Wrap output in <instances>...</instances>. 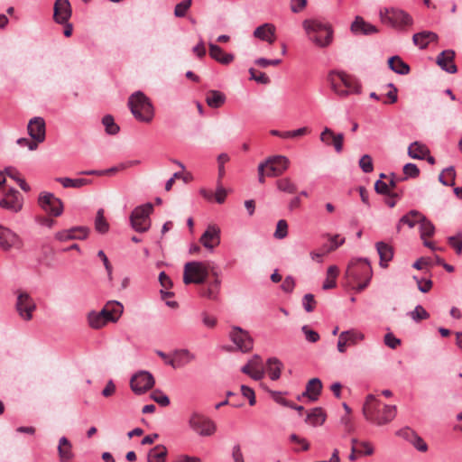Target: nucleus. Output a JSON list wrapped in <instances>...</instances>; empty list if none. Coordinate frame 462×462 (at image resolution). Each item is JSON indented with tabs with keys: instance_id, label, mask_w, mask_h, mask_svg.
<instances>
[{
	"instance_id": "69168bd1",
	"label": "nucleus",
	"mask_w": 462,
	"mask_h": 462,
	"mask_svg": "<svg viewBox=\"0 0 462 462\" xmlns=\"http://www.w3.org/2000/svg\"><path fill=\"white\" fill-rule=\"evenodd\" d=\"M301 329L308 341L315 343L319 339V335L316 331L310 329L308 326H303Z\"/></svg>"
},
{
	"instance_id": "864d4df0",
	"label": "nucleus",
	"mask_w": 462,
	"mask_h": 462,
	"mask_svg": "<svg viewBox=\"0 0 462 462\" xmlns=\"http://www.w3.org/2000/svg\"><path fill=\"white\" fill-rule=\"evenodd\" d=\"M409 315L416 322H420L430 318V314L420 305L416 306L415 309L409 313Z\"/></svg>"
},
{
	"instance_id": "f704fd0d",
	"label": "nucleus",
	"mask_w": 462,
	"mask_h": 462,
	"mask_svg": "<svg viewBox=\"0 0 462 462\" xmlns=\"http://www.w3.org/2000/svg\"><path fill=\"white\" fill-rule=\"evenodd\" d=\"M403 436L420 452H426L428 450L427 443L418 436L414 431L410 429L403 430Z\"/></svg>"
},
{
	"instance_id": "c03bdc74",
	"label": "nucleus",
	"mask_w": 462,
	"mask_h": 462,
	"mask_svg": "<svg viewBox=\"0 0 462 462\" xmlns=\"http://www.w3.org/2000/svg\"><path fill=\"white\" fill-rule=\"evenodd\" d=\"M58 182H60L63 188H74L79 189L83 186H86L91 182V180L87 179H70V178H58L56 179Z\"/></svg>"
},
{
	"instance_id": "412c9836",
	"label": "nucleus",
	"mask_w": 462,
	"mask_h": 462,
	"mask_svg": "<svg viewBox=\"0 0 462 462\" xmlns=\"http://www.w3.org/2000/svg\"><path fill=\"white\" fill-rule=\"evenodd\" d=\"M454 60L455 51L452 50H446L438 55L436 62L442 69L454 74L457 71Z\"/></svg>"
},
{
	"instance_id": "e433bc0d",
	"label": "nucleus",
	"mask_w": 462,
	"mask_h": 462,
	"mask_svg": "<svg viewBox=\"0 0 462 462\" xmlns=\"http://www.w3.org/2000/svg\"><path fill=\"white\" fill-rule=\"evenodd\" d=\"M322 389V383L318 378L310 379L306 386L305 395H307L311 401L318 400Z\"/></svg>"
},
{
	"instance_id": "a18cd8bd",
	"label": "nucleus",
	"mask_w": 462,
	"mask_h": 462,
	"mask_svg": "<svg viewBox=\"0 0 462 462\" xmlns=\"http://www.w3.org/2000/svg\"><path fill=\"white\" fill-rule=\"evenodd\" d=\"M104 214L105 210L103 208H99L95 218V228L101 234L106 233L109 229V224L106 221Z\"/></svg>"
},
{
	"instance_id": "774afa93",
	"label": "nucleus",
	"mask_w": 462,
	"mask_h": 462,
	"mask_svg": "<svg viewBox=\"0 0 462 462\" xmlns=\"http://www.w3.org/2000/svg\"><path fill=\"white\" fill-rule=\"evenodd\" d=\"M448 244L456 250L457 254H462V239L460 236L448 237Z\"/></svg>"
},
{
	"instance_id": "9d476101",
	"label": "nucleus",
	"mask_w": 462,
	"mask_h": 462,
	"mask_svg": "<svg viewBox=\"0 0 462 462\" xmlns=\"http://www.w3.org/2000/svg\"><path fill=\"white\" fill-rule=\"evenodd\" d=\"M15 310L22 319L29 321L32 319V314L36 310V304L29 293L26 291H18Z\"/></svg>"
},
{
	"instance_id": "0eeeda50",
	"label": "nucleus",
	"mask_w": 462,
	"mask_h": 462,
	"mask_svg": "<svg viewBox=\"0 0 462 462\" xmlns=\"http://www.w3.org/2000/svg\"><path fill=\"white\" fill-rule=\"evenodd\" d=\"M381 22L394 28L403 29L411 26L412 17L404 10L399 8H383L379 12Z\"/></svg>"
},
{
	"instance_id": "2f4dec72",
	"label": "nucleus",
	"mask_w": 462,
	"mask_h": 462,
	"mask_svg": "<svg viewBox=\"0 0 462 462\" xmlns=\"http://www.w3.org/2000/svg\"><path fill=\"white\" fill-rule=\"evenodd\" d=\"M221 281L217 277L214 281L210 282L207 286L200 289V295L208 300H215L220 291Z\"/></svg>"
},
{
	"instance_id": "cd10ccee",
	"label": "nucleus",
	"mask_w": 462,
	"mask_h": 462,
	"mask_svg": "<svg viewBox=\"0 0 462 462\" xmlns=\"http://www.w3.org/2000/svg\"><path fill=\"white\" fill-rule=\"evenodd\" d=\"M420 238L423 240V244L425 246L430 248L431 250H436L437 248L433 245L431 242L427 240L428 237H430L435 233V226L433 224L424 217V219L420 224Z\"/></svg>"
},
{
	"instance_id": "338daca9",
	"label": "nucleus",
	"mask_w": 462,
	"mask_h": 462,
	"mask_svg": "<svg viewBox=\"0 0 462 462\" xmlns=\"http://www.w3.org/2000/svg\"><path fill=\"white\" fill-rule=\"evenodd\" d=\"M159 282L163 290H170L173 286L171 279L164 272L159 274Z\"/></svg>"
},
{
	"instance_id": "f257e3e1",
	"label": "nucleus",
	"mask_w": 462,
	"mask_h": 462,
	"mask_svg": "<svg viewBox=\"0 0 462 462\" xmlns=\"http://www.w3.org/2000/svg\"><path fill=\"white\" fill-rule=\"evenodd\" d=\"M373 278V269L366 258L351 260L346 269V285L356 292L365 290Z\"/></svg>"
},
{
	"instance_id": "6e6552de",
	"label": "nucleus",
	"mask_w": 462,
	"mask_h": 462,
	"mask_svg": "<svg viewBox=\"0 0 462 462\" xmlns=\"http://www.w3.org/2000/svg\"><path fill=\"white\" fill-rule=\"evenodd\" d=\"M189 428L200 437H210L217 431V424L203 414L193 412L188 420Z\"/></svg>"
},
{
	"instance_id": "20e7f679",
	"label": "nucleus",
	"mask_w": 462,
	"mask_h": 462,
	"mask_svg": "<svg viewBox=\"0 0 462 462\" xmlns=\"http://www.w3.org/2000/svg\"><path fill=\"white\" fill-rule=\"evenodd\" d=\"M128 106L138 121L150 123L154 116V108L148 97L142 91L133 93L128 98Z\"/></svg>"
},
{
	"instance_id": "603ef678",
	"label": "nucleus",
	"mask_w": 462,
	"mask_h": 462,
	"mask_svg": "<svg viewBox=\"0 0 462 462\" xmlns=\"http://www.w3.org/2000/svg\"><path fill=\"white\" fill-rule=\"evenodd\" d=\"M249 73L251 76L250 79L259 84L268 85L271 82L269 77L265 73L256 70L254 68L249 69Z\"/></svg>"
},
{
	"instance_id": "09e8293b",
	"label": "nucleus",
	"mask_w": 462,
	"mask_h": 462,
	"mask_svg": "<svg viewBox=\"0 0 462 462\" xmlns=\"http://www.w3.org/2000/svg\"><path fill=\"white\" fill-rule=\"evenodd\" d=\"M456 172L453 167L444 170L439 177V181L446 186H453L455 184Z\"/></svg>"
},
{
	"instance_id": "79ce46f5",
	"label": "nucleus",
	"mask_w": 462,
	"mask_h": 462,
	"mask_svg": "<svg viewBox=\"0 0 462 462\" xmlns=\"http://www.w3.org/2000/svg\"><path fill=\"white\" fill-rule=\"evenodd\" d=\"M168 451L165 446L157 445L148 453V462H165Z\"/></svg>"
},
{
	"instance_id": "8fccbe9b",
	"label": "nucleus",
	"mask_w": 462,
	"mask_h": 462,
	"mask_svg": "<svg viewBox=\"0 0 462 462\" xmlns=\"http://www.w3.org/2000/svg\"><path fill=\"white\" fill-rule=\"evenodd\" d=\"M349 345H356L365 338V335L355 329L341 332Z\"/></svg>"
},
{
	"instance_id": "dca6fc26",
	"label": "nucleus",
	"mask_w": 462,
	"mask_h": 462,
	"mask_svg": "<svg viewBox=\"0 0 462 462\" xmlns=\"http://www.w3.org/2000/svg\"><path fill=\"white\" fill-rule=\"evenodd\" d=\"M241 371L255 381L263 379L264 376V367L262 358L259 356H253L242 367Z\"/></svg>"
},
{
	"instance_id": "bf43d9fd",
	"label": "nucleus",
	"mask_w": 462,
	"mask_h": 462,
	"mask_svg": "<svg viewBox=\"0 0 462 462\" xmlns=\"http://www.w3.org/2000/svg\"><path fill=\"white\" fill-rule=\"evenodd\" d=\"M359 166L364 172H372L374 171L372 157L368 154L363 155L359 160Z\"/></svg>"
},
{
	"instance_id": "f3484780",
	"label": "nucleus",
	"mask_w": 462,
	"mask_h": 462,
	"mask_svg": "<svg viewBox=\"0 0 462 462\" xmlns=\"http://www.w3.org/2000/svg\"><path fill=\"white\" fill-rule=\"evenodd\" d=\"M230 338L243 352H248L253 348V339L247 331L240 328H234L230 332Z\"/></svg>"
},
{
	"instance_id": "052dcab7",
	"label": "nucleus",
	"mask_w": 462,
	"mask_h": 462,
	"mask_svg": "<svg viewBox=\"0 0 462 462\" xmlns=\"http://www.w3.org/2000/svg\"><path fill=\"white\" fill-rule=\"evenodd\" d=\"M316 303L313 294L308 293L303 297L302 304L307 312L313 311L316 307Z\"/></svg>"
},
{
	"instance_id": "6ab92c4d",
	"label": "nucleus",
	"mask_w": 462,
	"mask_h": 462,
	"mask_svg": "<svg viewBox=\"0 0 462 462\" xmlns=\"http://www.w3.org/2000/svg\"><path fill=\"white\" fill-rule=\"evenodd\" d=\"M72 10L69 0H56L53 6V19L57 23H66L71 17Z\"/></svg>"
},
{
	"instance_id": "9b49d317",
	"label": "nucleus",
	"mask_w": 462,
	"mask_h": 462,
	"mask_svg": "<svg viewBox=\"0 0 462 462\" xmlns=\"http://www.w3.org/2000/svg\"><path fill=\"white\" fill-rule=\"evenodd\" d=\"M23 247V239L13 230L0 225V248L8 252L11 249L21 250Z\"/></svg>"
},
{
	"instance_id": "c85d7f7f",
	"label": "nucleus",
	"mask_w": 462,
	"mask_h": 462,
	"mask_svg": "<svg viewBox=\"0 0 462 462\" xmlns=\"http://www.w3.org/2000/svg\"><path fill=\"white\" fill-rule=\"evenodd\" d=\"M58 454L60 462H69L74 457L72 445L66 437H61L59 440Z\"/></svg>"
},
{
	"instance_id": "4d7b16f0",
	"label": "nucleus",
	"mask_w": 462,
	"mask_h": 462,
	"mask_svg": "<svg viewBox=\"0 0 462 462\" xmlns=\"http://www.w3.org/2000/svg\"><path fill=\"white\" fill-rule=\"evenodd\" d=\"M377 193L388 195L390 197H399L398 193L392 192L388 184L383 180H377L374 184Z\"/></svg>"
},
{
	"instance_id": "3c124183",
	"label": "nucleus",
	"mask_w": 462,
	"mask_h": 462,
	"mask_svg": "<svg viewBox=\"0 0 462 462\" xmlns=\"http://www.w3.org/2000/svg\"><path fill=\"white\" fill-rule=\"evenodd\" d=\"M102 123L108 134H116L119 132V126L115 123L114 117L106 115L103 117Z\"/></svg>"
},
{
	"instance_id": "a878e982",
	"label": "nucleus",
	"mask_w": 462,
	"mask_h": 462,
	"mask_svg": "<svg viewBox=\"0 0 462 462\" xmlns=\"http://www.w3.org/2000/svg\"><path fill=\"white\" fill-rule=\"evenodd\" d=\"M209 55L212 59L223 65L230 64L235 57L231 53H226L218 45L214 43L208 44Z\"/></svg>"
},
{
	"instance_id": "f8f14e48",
	"label": "nucleus",
	"mask_w": 462,
	"mask_h": 462,
	"mask_svg": "<svg viewBox=\"0 0 462 462\" xmlns=\"http://www.w3.org/2000/svg\"><path fill=\"white\" fill-rule=\"evenodd\" d=\"M153 376L145 371L134 374L130 380V387L135 394H143L154 385Z\"/></svg>"
},
{
	"instance_id": "b1692460",
	"label": "nucleus",
	"mask_w": 462,
	"mask_h": 462,
	"mask_svg": "<svg viewBox=\"0 0 462 462\" xmlns=\"http://www.w3.org/2000/svg\"><path fill=\"white\" fill-rule=\"evenodd\" d=\"M196 358L195 355L189 352L188 349L176 350L173 354V358L171 359L168 364L172 367H182Z\"/></svg>"
},
{
	"instance_id": "7c9ffc66",
	"label": "nucleus",
	"mask_w": 462,
	"mask_h": 462,
	"mask_svg": "<svg viewBox=\"0 0 462 462\" xmlns=\"http://www.w3.org/2000/svg\"><path fill=\"white\" fill-rule=\"evenodd\" d=\"M375 246L380 256V265L383 268H386L387 263L390 262L393 256V248L383 242L376 243Z\"/></svg>"
},
{
	"instance_id": "c9c22d12",
	"label": "nucleus",
	"mask_w": 462,
	"mask_h": 462,
	"mask_svg": "<svg viewBox=\"0 0 462 462\" xmlns=\"http://www.w3.org/2000/svg\"><path fill=\"white\" fill-rule=\"evenodd\" d=\"M339 275V269L337 265L328 266L326 273V279L323 282V290H330L336 288L337 279Z\"/></svg>"
},
{
	"instance_id": "393cba45",
	"label": "nucleus",
	"mask_w": 462,
	"mask_h": 462,
	"mask_svg": "<svg viewBox=\"0 0 462 462\" xmlns=\"http://www.w3.org/2000/svg\"><path fill=\"white\" fill-rule=\"evenodd\" d=\"M88 229L86 227H73L56 234V238L60 241L85 239L88 236Z\"/></svg>"
},
{
	"instance_id": "4468645a",
	"label": "nucleus",
	"mask_w": 462,
	"mask_h": 462,
	"mask_svg": "<svg viewBox=\"0 0 462 462\" xmlns=\"http://www.w3.org/2000/svg\"><path fill=\"white\" fill-rule=\"evenodd\" d=\"M23 205V198L18 190L12 188L4 191L3 199L0 200V208L17 213L21 211Z\"/></svg>"
},
{
	"instance_id": "4c0bfd02",
	"label": "nucleus",
	"mask_w": 462,
	"mask_h": 462,
	"mask_svg": "<svg viewBox=\"0 0 462 462\" xmlns=\"http://www.w3.org/2000/svg\"><path fill=\"white\" fill-rule=\"evenodd\" d=\"M389 68L401 75H407L410 72V67L399 56H393L388 60Z\"/></svg>"
},
{
	"instance_id": "37998d69",
	"label": "nucleus",
	"mask_w": 462,
	"mask_h": 462,
	"mask_svg": "<svg viewBox=\"0 0 462 462\" xmlns=\"http://www.w3.org/2000/svg\"><path fill=\"white\" fill-rule=\"evenodd\" d=\"M282 368V362L276 357L269 358L267 361V372L272 380H277L281 376Z\"/></svg>"
},
{
	"instance_id": "c756f323",
	"label": "nucleus",
	"mask_w": 462,
	"mask_h": 462,
	"mask_svg": "<svg viewBox=\"0 0 462 462\" xmlns=\"http://www.w3.org/2000/svg\"><path fill=\"white\" fill-rule=\"evenodd\" d=\"M438 40V35L430 31H423L418 33H415L412 37L413 43L416 46H419L420 49H425L428 47L430 42H436Z\"/></svg>"
},
{
	"instance_id": "49530a36",
	"label": "nucleus",
	"mask_w": 462,
	"mask_h": 462,
	"mask_svg": "<svg viewBox=\"0 0 462 462\" xmlns=\"http://www.w3.org/2000/svg\"><path fill=\"white\" fill-rule=\"evenodd\" d=\"M88 322L91 328L98 329L106 326L109 321L106 319V316L102 314V311H100L97 313H90L88 316Z\"/></svg>"
},
{
	"instance_id": "7ed1b4c3",
	"label": "nucleus",
	"mask_w": 462,
	"mask_h": 462,
	"mask_svg": "<svg viewBox=\"0 0 462 462\" xmlns=\"http://www.w3.org/2000/svg\"><path fill=\"white\" fill-rule=\"evenodd\" d=\"M328 80L333 92L340 97L361 93V85L358 80L346 72L331 71L328 76Z\"/></svg>"
},
{
	"instance_id": "13d9d810",
	"label": "nucleus",
	"mask_w": 462,
	"mask_h": 462,
	"mask_svg": "<svg viewBox=\"0 0 462 462\" xmlns=\"http://www.w3.org/2000/svg\"><path fill=\"white\" fill-rule=\"evenodd\" d=\"M151 398L161 406L166 407L170 404V399L168 396L160 390H154L151 393Z\"/></svg>"
},
{
	"instance_id": "4be33fe9",
	"label": "nucleus",
	"mask_w": 462,
	"mask_h": 462,
	"mask_svg": "<svg viewBox=\"0 0 462 462\" xmlns=\"http://www.w3.org/2000/svg\"><path fill=\"white\" fill-rule=\"evenodd\" d=\"M124 310L123 305L116 300H111L106 302L104 308L101 310L109 322H116L121 317Z\"/></svg>"
},
{
	"instance_id": "de8ad7c7",
	"label": "nucleus",
	"mask_w": 462,
	"mask_h": 462,
	"mask_svg": "<svg viewBox=\"0 0 462 462\" xmlns=\"http://www.w3.org/2000/svg\"><path fill=\"white\" fill-rule=\"evenodd\" d=\"M277 189L282 192L292 194L297 190L296 185L290 178H282L276 181Z\"/></svg>"
},
{
	"instance_id": "ddd939ff",
	"label": "nucleus",
	"mask_w": 462,
	"mask_h": 462,
	"mask_svg": "<svg viewBox=\"0 0 462 462\" xmlns=\"http://www.w3.org/2000/svg\"><path fill=\"white\" fill-rule=\"evenodd\" d=\"M38 202L41 208L50 215L59 217L62 213V202L52 193L42 192L39 196Z\"/></svg>"
},
{
	"instance_id": "a211bd4d",
	"label": "nucleus",
	"mask_w": 462,
	"mask_h": 462,
	"mask_svg": "<svg viewBox=\"0 0 462 462\" xmlns=\"http://www.w3.org/2000/svg\"><path fill=\"white\" fill-rule=\"evenodd\" d=\"M201 245L208 250H213L220 244V228L216 225H209L199 238Z\"/></svg>"
},
{
	"instance_id": "423d86ee",
	"label": "nucleus",
	"mask_w": 462,
	"mask_h": 462,
	"mask_svg": "<svg viewBox=\"0 0 462 462\" xmlns=\"http://www.w3.org/2000/svg\"><path fill=\"white\" fill-rule=\"evenodd\" d=\"M212 270L213 266L210 262H188L183 269V282L186 285L201 284L206 281L209 271Z\"/></svg>"
},
{
	"instance_id": "39448f33",
	"label": "nucleus",
	"mask_w": 462,
	"mask_h": 462,
	"mask_svg": "<svg viewBox=\"0 0 462 462\" xmlns=\"http://www.w3.org/2000/svg\"><path fill=\"white\" fill-rule=\"evenodd\" d=\"M309 39L317 46H328L333 38V31L329 24L318 20H305L302 23Z\"/></svg>"
},
{
	"instance_id": "58836bf2",
	"label": "nucleus",
	"mask_w": 462,
	"mask_h": 462,
	"mask_svg": "<svg viewBox=\"0 0 462 462\" xmlns=\"http://www.w3.org/2000/svg\"><path fill=\"white\" fill-rule=\"evenodd\" d=\"M141 163V162L139 160H132V161H127V162H120L119 164L114 166V167H111L107 170H105V171H100V172H98L99 176H102V175H114V174H116L117 172L119 171H123L128 168H131V167H134V166H137Z\"/></svg>"
},
{
	"instance_id": "473e14b6",
	"label": "nucleus",
	"mask_w": 462,
	"mask_h": 462,
	"mask_svg": "<svg viewBox=\"0 0 462 462\" xmlns=\"http://www.w3.org/2000/svg\"><path fill=\"white\" fill-rule=\"evenodd\" d=\"M429 153L430 150L428 149V147L420 142H414L411 143L410 146L408 147V154L410 157L413 159H425V157L429 155Z\"/></svg>"
},
{
	"instance_id": "6e6d98bb",
	"label": "nucleus",
	"mask_w": 462,
	"mask_h": 462,
	"mask_svg": "<svg viewBox=\"0 0 462 462\" xmlns=\"http://www.w3.org/2000/svg\"><path fill=\"white\" fill-rule=\"evenodd\" d=\"M288 235V224L286 220L281 219L278 221L276 230L274 232V237L277 239H283Z\"/></svg>"
},
{
	"instance_id": "a19ab883",
	"label": "nucleus",
	"mask_w": 462,
	"mask_h": 462,
	"mask_svg": "<svg viewBox=\"0 0 462 462\" xmlns=\"http://www.w3.org/2000/svg\"><path fill=\"white\" fill-rule=\"evenodd\" d=\"M226 101V97L223 93L217 90H209L206 96V102L210 107H220Z\"/></svg>"
},
{
	"instance_id": "bb28decb",
	"label": "nucleus",
	"mask_w": 462,
	"mask_h": 462,
	"mask_svg": "<svg viewBox=\"0 0 462 462\" xmlns=\"http://www.w3.org/2000/svg\"><path fill=\"white\" fill-rule=\"evenodd\" d=\"M351 31L354 33H362L365 35L373 34L378 32V29L366 23L362 17L356 16L353 23L351 24Z\"/></svg>"
},
{
	"instance_id": "e2e57ef3",
	"label": "nucleus",
	"mask_w": 462,
	"mask_h": 462,
	"mask_svg": "<svg viewBox=\"0 0 462 462\" xmlns=\"http://www.w3.org/2000/svg\"><path fill=\"white\" fill-rule=\"evenodd\" d=\"M229 161V156L226 153H220L217 156L218 163V180H220L225 175L224 164Z\"/></svg>"
},
{
	"instance_id": "aec40b11",
	"label": "nucleus",
	"mask_w": 462,
	"mask_h": 462,
	"mask_svg": "<svg viewBox=\"0 0 462 462\" xmlns=\"http://www.w3.org/2000/svg\"><path fill=\"white\" fill-rule=\"evenodd\" d=\"M28 134L39 143L45 140V121L42 117H33L27 126Z\"/></svg>"
},
{
	"instance_id": "680f3d73",
	"label": "nucleus",
	"mask_w": 462,
	"mask_h": 462,
	"mask_svg": "<svg viewBox=\"0 0 462 462\" xmlns=\"http://www.w3.org/2000/svg\"><path fill=\"white\" fill-rule=\"evenodd\" d=\"M307 4V0H291L290 9L292 13L298 14L306 8Z\"/></svg>"
},
{
	"instance_id": "2eb2a0df",
	"label": "nucleus",
	"mask_w": 462,
	"mask_h": 462,
	"mask_svg": "<svg viewBox=\"0 0 462 462\" xmlns=\"http://www.w3.org/2000/svg\"><path fill=\"white\" fill-rule=\"evenodd\" d=\"M263 164H266V175L276 177L282 175L290 166V160L283 155H276L268 158Z\"/></svg>"
},
{
	"instance_id": "ea45409f",
	"label": "nucleus",
	"mask_w": 462,
	"mask_h": 462,
	"mask_svg": "<svg viewBox=\"0 0 462 462\" xmlns=\"http://www.w3.org/2000/svg\"><path fill=\"white\" fill-rule=\"evenodd\" d=\"M326 415L321 408H314L308 413L305 420L306 423L311 426H319L324 423Z\"/></svg>"
},
{
	"instance_id": "5fc2aeb1",
	"label": "nucleus",
	"mask_w": 462,
	"mask_h": 462,
	"mask_svg": "<svg viewBox=\"0 0 462 462\" xmlns=\"http://www.w3.org/2000/svg\"><path fill=\"white\" fill-rule=\"evenodd\" d=\"M192 5L191 0H184L179 3L174 9V14L176 17H184Z\"/></svg>"
},
{
	"instance_id": "f03ea898",
	"label": "nucleus",
	"mask_w": 462,
	"mask_h": 462,
	"mask_svg": "<svg viewBox=\"0 0 462 462\" xmlns=\"http://www.w3.org/2000/svg\"><path fill=\"white\" fill-rule=\"evenodd\" d=\"M365 418L378 426L392 421L396 416V407L383 403L374 395L369 394L363 405Z\"/></svg>"
},
{
	"instance_id": "72a5a7b5",
	"label": "nucleus",
	"mask_w": 462,
	"mask_h": 462,
	"mask_svg": "<svg viewBox=\"0 0 462 462\" xmlns=\"http://www.w3.org/2000/svg\"><path fill=\"white\" fill-rule=\"evenodd\" d=\"M424 217L425 216L417 210H411L400 219L397 228L400 230L402 224H405L411 228L417 223L420 224V222L424 219Z\"/></svg>"
},
{
	"instance_id": "5701e85b",
	"label": "nucleus",
	"mask_w": 462,
	"mask_h": 462,
	"mask_svg": "<svg viewBox=\"0 0 462 462\" xmlns=\"http://www.w3.org/2000/svg\"><path fill=\"white\" fill-rule=\"evenodd\" d=\"M275 32V26L273 23H266L254 30V36L273 44L276 39Z\"/></svg>"
},
{
	"instance_id": "1a4fd4ad",
	"label": "nucleus",
	"mask_w": 462,
	"mask_h": 462,
	"mask_svg": "<svg viewBox=\"0 0 462 462\" xmlns=\"http://www.w3.org/2000/svg\"><path fill=\"white\" fill-rule=\"evenodd\" d=\"M152 210L151 203L135 208L130 217L132 227L137 232H146L151 226L149 216Z\"/></svg>"
},
{
	"instance_id": "0e129e2a",
	"label": "nucleus",
	"mask_w": 462,
	"mask_h": 462,
	"mask_svg": "<svg viewBox=\"0 0 462 462\" xmlns=\"http://www.w3.org/2000/svg\"><path fill=\"white\" fill-rule=\"evenodd\" d=\"M403 173L406 177L416 178L420 174V170L415 164L407 163L403 167Z\"/></svg>"
}]
</instances>
